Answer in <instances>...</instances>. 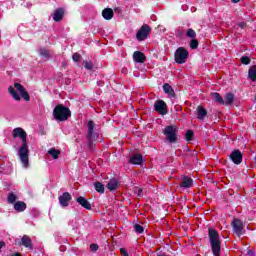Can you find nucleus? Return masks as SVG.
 <instances>
[{
	"instance_id": "obj_19",
	"label": "nucleus",
	"mask_w": 256,
	"mask_h": 256,
	"mask_svg": "<svg viewBox=\"0 0 256 256\" xmlns=\"http://www.w3.org/2000/svg\"><path fill=\"white\" fill-rule=\"evenodd\" d=\"M196 111H197V117L201 121H203V119H205V117H207V110L205 108H203V106H198Z\"/></svg>"
},
{
	"instance_id": "obj_32",
	"label": "nucleus",
	"mask_w": 256,
	"mask_h": 256,
	"mask_svg": "<svg viewBox=\"0 0 256 256\" xmlns=\"http://www.w3.org/2000/svg\"><path fill=\"white\" fill-rule=\"evenodd\" d=\"M8 203L13 204L17 201V195L10 193L7 199Z\"/></svg>"
},
{
	"instance_id": "obj_27",
	"label": "nucleus",
	"mask_w": 256,
	"mask_h": 256,
	"mask_svg": "<svg viewBox=\"0 0 256 256\" xmlns=\"http://www.w3.org/2000/svg\"><path fill=\"white\" fill-rule=\"evenodd\" d=\"M248 75L251 81H256V65L249 69Z\"/></svg>"
},
{
	"instance_id": "obj_38",
	"label": "nucleus",
	"mask_w": 256,
	"mask_h": 256,
	"mask_svg": "<svg viewBox=\"0 0 256 256\" xmlns=\"http://www.w3.org/2000/svg\"><path fill=\"white\" fill-rule=\"evenodd\" d=\"M98 250H99V245L97 244L90 245V251H98Z\"/></svg>"
},
{
	"instance_id": "obj_3",
	"label": "nucleus",
	"mask_w": 256,
	"mask_h": 256,
	"mask_svg": "<svg viewBox=\"0 0 256 256\" xmlns=\"http://www.w3.org/2000/svg\"><path fill=\"white\" fill-rule=\"evenodd\" d=\"M56 121H67L71 117V110L62 104H58L53 110Z\"/></svg>"
},
{
	"instance_id": "obj_6",
	"label": "nucleus",
	"mask_w": 256,
	"mask_h": 256,
	"mask_svg": "<svg viewBox=\"0 0 256 256\" xmlns=\"http://www.w3.org/2000/svg\"><path fill=\"white\" fill-rule=\"evenodd\" d=\"M149 35H151V27H149L147 24H144L136 33V39L138 41H145Z\"/></svg>"
},
{
	"instance_id": "obj_44",
	"label": "nucleus",
	"mask_w": 256,
	"mask_h": 256,
	"mask_svg": "<svg viewBox=\"0 0 256 256\" xmlns=\"http://www.w3.org/2000/svg\"><path fill=\"white\" fill-rule=\"evenodd\" d=\"M141 193H143L142 189H138V195H141Z\"/></svg>"
},
{
	"instance_id": "obj_9",
	"label": "nucleus",
	"mask_w": 256,
	"mask_h": 256,
	"mask_svg": "<svg viewBox=\"0 0 256 256\" xmlns=\"http://www.w3.org/2000/svg\"><path fill=\"white\" fill-rule=\"evenodd\" d=\"M72 197L69 192H64L60 197H59V203L62 207H69V201H71Z\"/></svg>"
},
{
	"instance_id": "obj_14",
	"label": "nucleus",
	"mask_w": 256,
	"mask_h": 256,
	"mask_svg": "<svg viewBox=\"0 0 256 256\" xmlns=\"http://www.w3.org/2000/svg\"><path fill=\"white\" fill-rule=\"evenodd\" d=\"M64 15H65V10H63V8H59L54 11L53 20L59 23V21L63 20Z\"/></svg>"
},
{
	"instance_id": "obj_7",
	"label": "nucleus",
	"mask_w": 256,
	"mask_h": 256,
	"mask_svg": "<svg viewBox=\"0 0 256 256\" xmlns=\"http://www.w3.org/2000/svg\"><path fill=\"white\" fill-rule=\"evenodd\" d=\"M154 109L159 115H167V103L163 100H158L154 103Z\"/></svg>"
},
{
	"instance_id": "obj_15",
	"label": "nucleus",
	"mask_w": 256,
	"mask_h": 256,
	"mask_svg": "<svg viewBox=\"0 0 256 256\" xmlns=\"http://www.w3.org/2000/svg\"><path fill=\"white\" fill-rule=\"evenodd\" d=\"M129 163H131V165H141V163H143V155H141V154H134L129 159Z\"/></svg>"
},
{
	"instance_id": "obj_8",
	"label": "nucleus",
	"mask_w": 256,
	"mask_h": 256,
	"mask_svg": "<svg viewBox=\"0 0 256 256\" xmlns=\"http://www.w3.org/2000/svg\"><path fill=\"white\" fill-rule=\"evenodd\" d=\"M232 227L234 229V233H236V235H243V222H241V220L239 219H234L232 222Z\"/></svg>"
},
{
	"instance_id": "obj_13",
	"label": "nucleus",
	"mask_w": 256,
	"mask_h": 256,
	"mask_svg": "<svg viewBox=\"0 0 256 256\" xmlns=\"http://www.w3.org/2000/svg\"><path fill=\"white\" fill-rule=\"evenodd\" d=\"M114 16H115V13L113 12V9H111V8H105L102 11V17H103V19H106V21H111V19H113Z\"/></svg>"
},
{
	"instance_id": "obj_43",
	"label": "nucleus",
	"mask_w": 256,
	"mask_h": 256,
	"mask_svg": "<svg viewBox=\"0 0 256 256\" xmlns=\"http://www.w3.org/2000/svg\"><path fill=\"white\" fill-rule=\"evenodd\" d=\"M241 0H231L232 3H239Z\"/></svg>"
},
{
	"instance_id": "obj_39",
	"label": "nucleus",
	"mask_w": 256,
	"mask_h": 256,
	"mask_svg": "<svg viewBox=\"0 0 256 256\" xmlns=\"http://www.w3.org/2000/svg\"><path fill=\"white\" fill-rule=\"evenodd\" d=\"M120 255H122V256H129V253H127V250H125V248H121L120 249Z\"/></svg>"
},
{
	"instance_id": "obj_21",
	"label": "nucleus",
	"mask_w": 256,
	"mask_h": 256,
	"mask_svg": "<svg viewBox=\"0 0 256 256\" xmlns=\"http://www.w3.org/2000/svg\"><path fill=\"white\" fill-rule=\"evenodd\" d=\"M21 241H22V245H24V247H27L28 249H33V243L29 236H26V235L23 236Z\"/></svg>"
},
{
	"instance_id": "obj_5",
	"label": "nucleus",
	"mask_w": 256,
	"mask_h": 256,
	"mask_svg": "<svg viewBox=\"0 0 256 256\" xmlns=\"http://www.w3.org/2000/svg\"><path fill=\"white\" fill-rule=\"evenodd\" d=\"M174 59L178 65H183V63H187V59H189V51L184 47H179L175 54Z\"/></svg>"
},
{
	"instance_id": "obj_26",
	"label": "nucleus",
	"mask_w": 256,
	"mask_h": 256,
	"mask_svg": "<svg viewBox=\"0 0 256 256\" xmlns=\"http://www.w3.org/2000/svg\"><path fill=\"white\" fill-rule=\"evenodd\" d=\"M8 91L12 95L13 99H15V101H21V97L19 96V94H17V92L15 91V88L10 86L8 88Z\"/></svg>"
},
{
	"instance_id": "obj_36",
	"label": "nucleus",
	"mask_w": 256,
	"mask_h": 256,
	"mask_svg": "<svg viewBox=\"0 0 256 256\" xmlns=\"http://www.w3.org/2000/svg\"><path fill=\"white\" fill-rule=\"evenodd\" d=\"M84 67L85 69H88L89 71H91V69H93V62H84Z\"/></svg>"
},
{
	"instance_id": "obj_1",
	"label": "nucleus",
	"mask_w": 256,
	"mask_h": 256,
	"mask_svg": "<svg viewBox=\"0 0 256 256\" xmlns=\"http://www.w3.org/2000/svg\"><path fill=\"white\" fill-rule=\"evenodd\" d=\"M12 136L14 139L22 140V145L18 150V154L23 167L27 169V167H29V147L27 146V132H25L23 128H15L12 132Z\"/></svg>"
},
{
	"instance_id": "obj_11",
	"label": "nucleus",
	"mask_w": 256,
	"mask_h": 256,
	"mask_svg": "<svg viewBox=\"0 0 256 256\" xmlns=\"http://www.w3.org/2000/svg\"><path fill=\"white\" fill-rule=\"evenodd\" d=\"M15 89H17L21 95V97L24 98V101H29L31 99V97H29V93H27V91H25V88H23V86L19 83H15L14 84Z\"/></svg>"
},
{
	"instance_id": "obj_33",
	"label": "nucleus",
	"mask_w": 256,
	"mask_h": 256,
	"mask_svg": "<svg viewBox=\"0 0 256 256\" xmlns=\"http://www.w3.org/2000/svg\"><path fill=\"white\" fill-rule=\"evenodd\" d=\"M194 133L192 130H188L186 132V141H193Z\"/></svg>"
},
{
	"instance_id": "obj_17",
	"label": "nucleus",
	"mask_w": 256,
	"mask_h": 256,
	"mask_svg": "<svg viewBox=\"0 0 256 256\" xmlns=\"http://www.w3.org/2000/svg\"><path fill=\"white\" fill-rule=\"evenodd\" d=\"M77 203H79V205H81V207H84V209H87L88 211H90L91 209V204L89 203V201L87 199H85V197L80 196L77 198Z\"/></svg>"
},
{
	"instance_id": "obj_29",
	"label": "nucleus",
	"mask_w": 256,
	"mask_h": 256,
	"mask_svg": "<svg viewBox=\"0 0 256 256\" xmlns=\"http://www.w3.org/2000/svg\"><path fill=\"white\" fill-rule=\"evenodd\" d=\"M94 187L98 193H105V186L101 182H96Z\"/></svg>"
},
{
	"instance_id": "obj_18",
	"label": "nucleus",
	"mask_w": 256,
	"mask_h": 256,
	"mask_svg": "<svg viewBox=\"0 0 256 256\" xmlns=\"http://www.w3.org/2000/svg\"><path fill=\"white\" fill-rule=\"evenodd\" d=\"M107 189H109V191H116V189H119V181L115 178L110 179L107 184Z\"/></svg>"
},
{
	"instance_id": "obj_25",
	"label": "nucleus",
	"mask_w": 256,
	"mask_h": 256,
	"mask_svg": "<svg viewBox=\"0 0 256 256\" xmlns=\"http://www.w3.org/2000/svg\"><path fill=\"white\" fill-rule=\"evenodd\" d=\"M163 89H164V92L167 94V95H175V90H173V87H171V85L165 83L163 85Z\"/></svg>"
},
{
	"instance_id": "obj_28",
	"label": "nucleus",
	"mask_w": 256,
	"mask_h": 256,
	"mask_svg": "<svg viewBox=\"0 0 256 256\" xmlns=\"http://www.w3.org/2000/svg\"><path fill=\"white\" fill-rule=\"evenodd\" d=\"M93 129H95V123L90 120L88 121V137L91 139L93 137Z\"/></svg>"
},
{
	"instance_id": "obj_16",
	"label": "nucleus",
	"mask_w": 256,
	"mask_h": 256,
	"mask_svg": "<svg viewBox=\"0 0 256 256\" xmlns=\"http://www.w3.org/2000/svg\"><path fill=\"white\" fill-rule=\"evenodd\" d=\"M180 187H183L184 189L193 187V179L187 176L183 177L182 181L180 182Z\"/></svg>"
},
{
	"instance_id": "obj_40",
	"label": "nucleus",
	"mask_w": 256,
	"mask_h": 256,
	"mask_svg": "<svg viewBox=\"0 0 256 256\" xmlns=\"http://www.w3.org/2000/svg\"><path fill=\"white\" fill-rule=\"evenodd\" d=\"M238 27H240V29H245V27H247V23L240 22V23H238Z\"/></svg>"
},
{
	"instance_id": "obj_35",
	"label": "nucleus",
	"mask_w": 256,
	"mask_h": 256,
	"mask_svg": "<svg viewBox=\"0 0 256 256\" xmlns=\"http://www.w3.org/2000/svg\"><path fill=\"white\" fill-rule=\"evenodd\" d=\"M134 230L136 231V233H143V231H145V228H143V226H141L139 224H135Z\"/></svg>"
},
{
	"instance_id": "obj_22",
	"label": "nucleus",
	"mask_w": 256,
	"mask_h": 256,
	"mask_svg": "<svg viewBox=\"0 0 256 256\" xmlns=\"http://www.w3.org/2000/svg\"><path fill=\"white\" fill-rule=\"evenodd\" d=\"M48 155H51L52 159H59V155H61V150L56 148H50L48 150Z\"/></svg>"
},
{
	"instance_id": "obj_2",
	"label": "nucleus",
	"mask_w": 256,
	"mask_h": 256,
	"mask_svg": "<svg viewBox=\"0 0 256 256\" xmlns=\"http://www.w3.org/2000/svg\"><path fill=\"white\" fill-rule=\"evenodd\" d=\"M208 235L212 252L214 256H221V240H219V233L213 228H209Z\"/></svg>"
},
{
	"instance_id": "obj_31",
	"label": "nucleus",
	"mask_w": 256,
	"mask_h": 256,
	"mask_svg": "<svg viewBox=\"0 0 256 256\" xmlns=\"http://www.w3.org/2000/svg\"><path fill=\"white\" fill-rule=\"evenodd\" d=\"M199 47V41L195 38H192L190 41V49H197Z\"/></svg>"
},
{
	"instance_id": "obj_41",
	"label": "nucleus",
	"mask_w": 256,
	"mask_h": 256,
	"mask_svg": "<svg viewBox=\"0 0 256 256\" xmlns=\"http://www.w3.org/2000/svg\"><path fill=\"white\" fill-rule=\"evenodd\" d=\"M41 53H42V55H46V56L49 55V52H47L46 50H42Z\"/></svg>"
},
{
	"instance_id": "obj_12",
	"label": "nucleus",
	"mask_w": 256,
	"mask_h": 256,
	"mask_svg": "<svg viewBox=\"0 0 256 256\" xmlns=\"http://www.w3.org/2000/svg\"><path fill=\"white\" fill-rule=\"evenodd\" d=\"M133 59L135 63H143L144 61H147V57L145 56V54L140 51L134 52Z\"/></svg>"
},
{
	"instance_id": "obj_4",
	"label": "nucleus",
	"mask_w": 256,
	"mask_h": 256,
	"mask_svg": "<svg viewBox=\"0 0 256 256\" xmlns=\"http://www.w3.org/2000/svg\"><path fill=\"white\" fill-rule=\"evenodd\" d=\"M163 133L167 139V141H169V143H176L177 142V133H179V128H177V126H166L163 130Z\"/></svg>"
},
{
	"instance_id": "obj_20",
	"label": "nucleus",
	"mask_w": 256,
	"mask_h": 256,
	"mask_svg": "<svg viewBox=\"0 0 256 256\" xmlns=\"http://www.w3.org/2000/svg\"><path fill=\"white\" fill-rule=\"evenodd\" d=\"M14 209L18 213H21L27 209V204H25L23 201H18L14 204Z\"/></svg>"
},
{
	"instance_id": "obj_30",
	"label": "nucleus",
	"mask_w": 256,
	"mask_h": 256,
	"mask_svg": "<svg viewBox=\"0 0 256 256\" xmlns=\"http://www.w3.org/2000/svg\"><path fill=\"white\" fill-rule=\"evenodd\" d=\"M186 36H188L189 39H195V37H197V32H195V30H193L192 28H189L186 31Z\"/></svg>"
},
{
	"instance_id": "obj_34",
	"label": "nucleus",
	"mask_w": 256,
	"mask_h": 256,
	"mask_svg": "<svg viewBox=\"0 0 256 256\" xmlns=\"http://www.w3.org/2000/svg\"><path fill=\"white\" fill-rule=\"evenodd\" d=\"M240 61L243 65H249V63H251V58L248 56H243Z\"/></svg>"
},
{
	"instance_id": "obj_23",
	"label": "nucleus",
	"mask_w": 256,
	"mask_h": 256,
	"mask_svg": "<svg viewBox=\"0 0 256 256\" xmlns=\"http://www.w3.org/2000/svg\"><path fill=\"white\" fill-rule=\"evenodd\" d=\"M212 97L216 103H219L220 105H225V100H223V97L219 93H212Z\"/></svg>"
},
{
	"instance_id": "obj_24",
	"label": "nucleus",
	"mask_w": 256,
	"mask_h": 256,
	"mask_svg": "<svg viewBox=\"0 0 256 256\" xmlns=\"http://www.w3.org/2000/svg\"><path fill=\"white\" fill-rule=\"evenodd\" d=\"M224 99H225L224 105H231V103L235 101V96L231 93H228L225 95Z\"/></svg>"
},
{
	"instance_id": "obj_45",
	"label": "nucleus",
	"mask_w": 256,
	"mask_h": 256,
	"mask_svg": "<svg viewBox=\"0 0 256 256\" xmlns=\"http://www.w3.org/2000/svg\"><path fill=\"white\" fill-rule=\"evenodd\" d=\"M248 255L249 256H253V252H248Z\"/></svg>"
},
{
	"instance_id": "obj_42",
	"label": "nucleus",
	"mask_w": 256,
	"mask_h": 256,
	"mask_svg": "<svg viewBox=\"0 0 256 256\" xmlns=\"http://www.w3.org/2000/svg\"><path fill=\"white\" fill-rule=\"evenodd\" d=\"M3 247H5V242H0V249H3Z\"/></svg>"
},
{
	"instance_id": "obj_46",
	"label": "nucleus",
	"mask_w": 256,
	"mask_h": 256,
	"mask_svg": "<svg viewBox=\"0 0 256 256\" xmlns=\"http://www.w3.org/2000/svg\"><path fill=\"white\" fill-rule=\"evenodd\" d=\"M159 256H165V254H161V255H159Z\"/></svg>"
},
{
	"instance_id": "obj_10",
	"label": "nucleus",
	"mask_w": 256,
	"mask_h": 256,
	"mask_svg": "<svg viewBox=\"0 0 256 256\" xmlns=\"http://www.w3.org/2000/svg\"><path fill=\"white\" fill-rule=\"evenodd\" d=\"M230 159L233 161V163L239 165L243 161V154H241V151L235 150L231 153Z\"/></svg>"
},
{
	"instance_id": "obj_37",
	"label": "nucleus",
	"mask_w": 256,
	"mask_h": 256,
	"mask_svg": "<svg viewBox=\"0 0 256 256\" xmlns=\"http://www.w3.org/2000/svg\"><path fill=\"white\" fill-rule=\"evenodd\" d=\"M72 59H73V61H76V62L81 61V54L74 53L72 56Z\"/></svg>"
}]
</instances>
